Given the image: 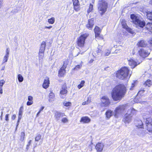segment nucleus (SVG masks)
Returning <instances> with one entry per match:
<instances>
[{"label":"nucleus","instance_id":"c756f323","mask_svg":"<svg viewBox=\"0 0 152 152\" xmlns=\"http://www.w3.org/2000/svg\"><path fill=\"white\" fill-rule=\"evenodd\" d=\"M33 98L31 96H28V101L27 102L26 104L28 106H30L33 104Z\"/></svg>","mask_w":152,"mask_h":152},{"label":"nucleus","instance_id":"473e14b6","mask_svg":"<svg viewBox=\"0 0 152 152\" xmlns=\"http://www.w3.org/2000/svg\"><path fill=\"white\" fill-rule=\"evenodd\" d=\"M145 91V90L144 89H141L138 92L136 96L139 97V98L141 97L144 95Z\"/></svg>","mask_w":152,"mask_h":152},{"label":"nucleus","instance_id":"f03ea898","mask_svg":"<svg viewBox=\"0 0 152 152\" xmlns=\"http://www.w3.org/2000/svg\"><path fill=\"white\" fill-rule=\"evenodd\" d=\"M130 69L127 66H123L117 71L115 73L116 77L119 80H124L129 79L131 75Z\"/></svg>","mask_w":152,"mask_h":152},{"label":"nucleus","instance_id":"72a5a7b5","mask_svg":"<svg viewBox=\"0 0 152 152\" xmlns=\"http://www.w3.org/2000/svg\"><path fill=\"white\" fill-rule=\"evenodd\" d=\"M95 38L97 40H102L104 39L103 36L100 34L95 35Z\"/></svg>","mask_w":152,"mask_h":152},{"label":"nucleus","instance_id":"b1692460","mask_svg":"<svg viewBox=\"0 0 152 152\" xmlns=\"http://www.w3.org/2000/svg\"><path fill=\"white\" fill-rule=\"evenodd\" d=\"M136 126L138 128H143V124L141 120H137L136 123Z\"/></svg>","mask_w":152,"mask_h":152},{"label":"nucleus","instance_id":"3c124183","mask_svg":"<svg viewBox=\"0 0 152 152\" xmlns=\"http://www.w3.org/2000/svg\"><path fill=\"white\" fill-rule=\"evenodd\" d=\"M8 56H5L4 57L3 61V62L5 63L7 61L8 59Z\"/></svg>","mask_w":152,"mask_h":152},{"label":"nucleus","instance_id":"603ef678","mask_svg":"<svg viewBox=\"0 0 152 152\" xmlns=\"http://www.w3.org/2000/svg\"><path fill=\"white\" fill-rule=\"evenodd\" d=\"M148 43L149 44V46L150 47H152V38H151L148 41Z\"/></svg>","mask_w":152,"mask_h":152},{"label":"nucleus","instance_id":"6e6d98bb","mask_svg":"<svg viewBox=\"0 0 152 152\" xmlns=\"http://www.w3.org/2000/svg\"><path fill=\"white\" fill-rule=\"evenodd\" d=\"M16 115L15 114H14L12 116L11 118L12 120H14L16 118Z\"/></svg>","mask_w":152,"mask_h":152},{"label":"nucleus","instance_id":"6e6552de","mask_svg":"<svg viewBox=\"0 0 152 152\" xmlns=\"http://www.w3.org/2000/svg\"><path fill=\"white\" fill-rule=\"evenodd\" d=\"M101 104L104 107L109 106L110 104V102L108 97L107 96H103L100 99Z\"/></svg>","mask_w":152,"mask_h":152},{"label":"nucleus","instance_id":"4be33fe9","mask_svg":"<svg viewBox=\"0 0 152 152\" xmlns=\"http://www.w3.org/2000/svg\"><path fill=\"white\" fill-rule=\"evenodd\" d=\"M65 113L59 111H56L54 115V117L57 120H58L59 118L65 116Z\"/></svg>","mask_w":152,"mask_h":152},{"label":"nucleus","instance_id":"8fccbe9b","mask_svg":"<svg viewBox=\"0 0 152 152\" xmlns=\"http://www.w3.org/2000/svg\"><path fill=\"white\" fill-rule=\"evenodd\" d=\"M135 86V83H132L131 84V87L129 88V90L131 91L133 90Z\"/></svg>","mask_w":152,"mask_h":152},{"label":"nucleus","instance_id":"79ce46f5","mask_svg":"<svg viewBox=\"0 0 152 152\" xmlns=\"http://www.w3.org/2000/svg\"><path fill=\"white\" fill-rule=\"evenodd\" d=\"M91 102V99H89V98H88L87 100L86 101L83 102L82 103V105H85L88 104L90 103Z\"/></svg>","mask_w":152,"mask_h":152},{"label":"nucleus","instance_id":"49530a36","mask_svg":"<svg viewBox=\"0 0 152 152\" xmlns=\"http://www.w3.org/2000/svg\"><path fill=\"white\" fill-rule=\"evenodd\" d=\"M82 65L81 64L77 65H76L75 67L73 69V70L76 69L77 70L78 69H80Z\"/></svg>","mask_w":152,"mask_h":152},{"label":"nucleus","instance_id":"e2e57ef3","mask_svg":"<svg viewBox=\"0 0 152 152\" xmlns=\"http://www.w3.org/2000/svg\"><path fill=\"white\" fill-rule=\"evenodd\" d=\"M41 111L39 110V111L37 113L36 115V116L38 117L39 115V114L40 113Z\"/></svg>","mask_w":152,"mask_h":152},{"label":"nucleus","instance_id":"ddd939ff","mask_svg":"<svg viewBox=\"0 0 152 152\" xmlns=\"http://www.w3.org/2000/svg\"><path fill=\"white\" fill-rule=\"evenodd\" d=\"M74 10L77 12L80 10V3L78 0H72Z\"/></svg>","mask_w":152,"mask_h":152},{"label":"nucleus","instance_id":"20e7f679","mask_svg":"<svg viewBox=\"0 0 152 152\" xmlns=\"http://www.w3.org/2000/svg\"><path fill=\"white\" fill-rule=\"evenodd\" d=\"M89 34L87 33L81 34L77 39L76 44L79 48H82L84 47L85 41Z\"/></svg>","mask_w":152,"mask_h":152},{"label":"nucleus","instance_id":"6ab92c4d","mask_svg":"<svg viewBox=\"0 0 152 152\" xmlns=\"http://www.w3.org/2000/svg\"><path fill=\"white\" fill-rule=\"evenodd\" d=\"M134 24L136 25V27H139L142 28L145 26V23L144 21H141L139 19L137 20Z\"/></svg>","mask_w":152,"mask_h":152},{"label":"nucleus","instance_id":"bb28decb","mask_svg":"<svg viewBox=\"0 0 152 152\" xmlns=\"http://www.w3.org/2000/svg\"><path fill=\"white\" fill-rule=\"evenodd\" d=\"M94 30L95 35H96L100 34L102 30L99 27L96 26L95 27Z\"/></svg>","mask_w":152,"mask_h":152},{"label":"nucleus","instance_id":"ea45409f","mask_svg":"<svg viewBox=\"0 0 152 152\" xmlns=\"http://www.w3.org/2000/svg\"><path fill=\"white\" fill-rule=\"evenodd\" d=\"M93 5L91 4L89 5V7L87 10V13L88 14L93 10Z\"/></svg>","mask_w":152,"mask_h":152},{"label":"nucleus","instance_id":"39448f33","mask_svg":"<svg viewBox=\"0 0 152 152\" xmlns=\"http://www.w3.org/2000/svg\"><path fill=\"white\" fill-rule=\"evenodd\" d=\"M145 129L149 133H152V118H146L145 121Z\"/></svg>","mask_w":152,"mask_h":152},{"label":"nucleus","instance_id":"f704fd0d","mask_svg":"<svg viewBox=\"0 0 152 152\" xmlns=\"http://www.w3.org/2000/svg\"><path fill=\"white\" fill-rule=\"evenodd\" d=\"M25 134L24 132H21L20 136V140L21 142L24 141L25 138Z\"/></svg>","mask_w":152,"mask_h":152},{"label":"nucleus","instance_id":"09e8293b","mask_svg":"<svg viewBox=\"0 0 152 152\" xmlns=\"http://www.w3.org/2000/svg\"><path fill=\"white\" fill-rule=\"evenodd\" d=\"M31 140H30L28 141V144L26 145V149L27 150H28L29 149V146L31 144Z\"/></svg>","mask_w":152,"mask_h":152},{"label":"nucleus","instance_id":"412c9836","mask_svg":"<svg viewBox=\"0 0 152 152\" xmlns=\"http://www.w3.org/2000/svg\"><path fill=\"white\" fill-rule=\"evenodd\" d=\"M23 105L21 106L19 110L18 118L17 122V126H18L19 124L22 115L23 114Z\"/></svg>","mask_w":152,"mask_h":152},{"label":"nucleus","instance_id":"680f3d73","mask_svg":"<svg viewBox=\"0 0 152 152\" xmlns=\"http://www.w3.org/2000/svg\"><path fill=\"white\" fill-rule=\"evenodd\" d=\"M94 61V60L93 59H91L90 60V61L89 62V63H93V62Z\"/></svg>","mask_w":152,"mask_h":152},{"label":"nucleus","instance_id":"a19ab883","mask_svg":"<svg viewBox=\"0 0 152 152\" xmlns=\"http://www.w3.org/2000/svg\"><path fill=\"white\" fill-rule=\"evenodd\" d=\"M61 121L62 123H68L69 121V120L66 117H64L62 118L61 120Z\"/></svg>","mask_w":152,"mask_h":152},{"label":"nucleus","instance_id":"423d86ee","mask_svg":"<svg viewBox=\"0 0 152 152\" xmlns=\"http://www.w3.org/2000/svg\"><path fill=\"white\" fill-rule=\"evenodd\" d=\"M46 43L43 41L41 43L39 53V60L42 59L44 55L45 50V49Z\"/></svg>","mask_w":152,"mask_h":152},{"label":"nucleus","instance_id":"2eb2a0df","mask_svg":"<svg viewBox=\"0 0 152 152\" xmlns=\"http://www.w3.org/2000/svg\"><path fill=\"white\" fill-rule=\"evenodd\" d=\"M50 83L49 77H45L42 84L43 88L45 89L48 88L49 87Z\"/></svg>","mask_w":152,"mask_h":152},{"label":"nucleus","instance_id":"dca6fc26","mask_svg":"<svg viewBox=\"0 0 152 152\" xmlns=\"http://www.w3.org/2000/svg\"><path fill=\"white\" fill-rule=\"evenodd\" d=\"M80 121L83 124H88L91 122V119L87 116H83L81 117Z\"/></svg>","mask_w":152,"mask_h":152},{"label":"nucleus","instance_id":"f8f14e48","mask_svg":"<svg viewBox=\"0 0 152 152\" xmlns=\"http://www.w3.org/2000/svg\"><path fill=\"white\" fill-rule=\"evenodd\" d=\"M94 18H92L88 20L87 23L86 25L87 28L89 30L92 29L94 24Z\"/></svg>","mask_w":152,"mask_h":152},{"label":"nucleus","instance_id":"69168bd1","mask_svg":"<svg viewBox=\"0 0 152 152\" xmlns=\"http://www.w3.org/2000/svg\"><path fill=\"white\" fill-rule=\"evenodd\" d=\"M2 114H3V113H2V112L1 113V120L2 119Z\"/></svg>","mask_w":152,"mask_h":152},{"label":"nucleus","instance_id":"9b49d317","mask_svg":"<svg viewBox=\"0 0 152 152\" xmlns=\"http://www.w3.org/2000/svg\"><path fill=\"white\" fill-rule=\"evenodd\" d=\"M137 53L138 55L142 58H145L147 57L150 54L147 50L142 48H141L138 51Z\"/></svg>","mask_w":152,"mask_h":152},{"label":"nucleus","instance_id":"9d476101","mask_svg":"<svg viewBox=\"0 0 152 152\" xmlns=\"http://www.w3.org/2000/svg\"><path fill=\"white\" fill-rule=\"evenodd\" d=\"M99 4V6L101 8L100 11L102 12L101 13V15H102L106 11L107 9V4L105 1H104L102 0H101Z\"/></svg>","mask_w":152,"mask_h":152},{"label":"nucleus","instance_id":"cd10ccee","mask_svg":"<svg viewBox=\"0 0 152 152\" xmlns=\"http://www.w3.org/2000/svg\"><path fill=\"white\" fill-rule=\"evenodd\" d=\"M130 18L132 20V22L134 24L137 21V20L139 19L134 14H131L130 15Z\"/></svg>","mask_w":152,"mask_h":152},{"label":"nucleus","instance_id":"f3484780","mask_svg":"<svg viewBox=\"0 0 152 152\" xmlns=\"http://www.w3.org/2000/svg\"><path fill=\"white\" fill-rule=\"evenodd\" d=\"M128 64L132 69L134 68L139 64H137V62L132 58H131L128 60Z\"/></svg>","mask_w":152,"mask_h":152},{"label":"nucleus","instance_id":"58836bf2","mask_svg":"<svg viewBox=\"0 0 152 152\" xmlns=\"http://www.w3.org/2000/svg\"><path fill=\"white\" fill-rule=\"evenodd\" d=\"M55 18L54 17H52L48 20V21L50 24H53L55 22Z\"/></svg>","mask_w":152,"mask_h":152},{"label":"nucleus","instance_id":"de8ad7c7","mask_svg":"<svg viewBox=\"0 0 152 152\" xmlns=\"http://www.w3.org/2000/svg\"><path fill=\"white\" fill-rule=\"evenodd\" d=\"M5 83L4 80H0V87L2 88V87Z\"/></svg>","mask_w":152,"mask_h":152},{"label":"nucleus","instance_id":"7ed1b4c3","mask_svg":"<svg viewBox=\"0 0 152 152\" xmlns=\"http://www.w3.org/2000/svg\"><path fill=\"white\" fill-rule=\"evenodd\" d=\"M137 111L133 107L129 109L127 113L125 114L123 121L125 123H129L132 121V116L136 115Z\"/></svg>","mask_w":152,"mask_h":152},{"label":"nucleus","instance_id":"a878e982","mask_svg":"<svg viewBox=\"0 0 152 152\" xmlns=\"http://www.w3.org/2000/svg\"><path fill=\"white\" fill-rule=\"evenodd\" d=\"M113 113V111L110 110H107L105 113L106 117L107 119H109L112 116Z\"/></svg>","mask_w":152,"mask_h":152},{"label":"nucleus","instance_id":"2f4dec72","mask_svg":"<svg viewBox=\"0 0 152 152\" xmlns=\"http://www.w3.org/2000/svg\"><path fill=\"white\" fill-rule=\"evenodd\" d=\"M102 48V46H99L97 47V49L96 51V52L97 55H102L103 54Z\"/></svg>","mask_w":152,"mask_h":152},{"label":"nucleus","instance_id":"aec40b11","mask_svg":"<svg viewBox=\"0 0 152 152\" xmlns=\"http://www.w3.org/2000/svg\"><path fill=\"white\" fill-rule=\"evenodd\" d=\"M137 45L138 47L141 48L145 47L147 45L145 41L143 39L139 41Z\"/></svg>","mask_w":152,"mask_h":152},{"label":"nucleus","instance_id":"c9c22d12","mask_svg":"<svg viewBox=\"0 0 152 152\" xmlns=\"http://www.w3.org/2000/svg\"><path fill=\"white\" fill-rule=\"evenodd\" d=\"M68 63L69 61L68 60L66 59L64 61L63 64L61 67L66 69L67 67V66L68 64Z\"/></svg>","mask_w":152,"mask_h":152},{"label":"nucleus","instance_id":"052dcab7","mask_svg":"<svg viewBox=\"0 0 152 152\" xmlns=\"http://www.w3.org/2000/svg\"><path fill=\"white\" fill-rule=\"evenodd\" d=\"M9 52L8 51H7V49L6 54L5 56H9Z\"/></svg>","mask_w":152,"mask_h":152},{"label":"nucleus","instance_id":"1a4fd4ad","mask_svg":"<svg viewBox=\"0 0 152 152\" xmlns=\"http://www.w3.org/2000/svg\"><path fill=\"white\" fill-rule=\"evenodd\" d=\"M121 23L123 28L125 29L128 33L130 34H133L134 33V31L131 28L128 27L127 26L126 21L124 19L122 20Z\"/></svg>","mask_w":152,"mask_h":152},{"label":"nucleus","instance_id":"a18cd8bd","mask_svg":"<svg viewBox=\"0 0 152 152\" xmlns=\"http://www.w3.org/2000/svg\"><path fill=\"white\" fill-rule=\"evenodd\" d=\"M41 137V136L40 134H39L37 135L35 137V141H38L40 139Z\"/></svg>","mask_w":152,"mask_h":152},{"label":"nucleus","instance_id":"7c9ffc66","mask_svg":"<svg viewBox=\"0 0 152 152\" xmlns=\"http://www.w3.org/2000/svg\"><path fill=\"white\" fill-rule=\"evenodd\" d=\"M55 97L54 94L52 92L50 91L49 94V101H52L54 100Z\"/></svg>","mask_w":152,"mask_h":152},{"label":"nucleus","instance_id":"5701e85b","mask_svg":"<svg viewBox=\"0 0 152 152\" xmlns=\"http://www.w3.org/2000/svg\"><path fill=\"white\" fill-rule=\"evenodd\" d=\"M143 85L145 87H149L152 85V81L150 79H148L144 82Z\"/></svg>","mask_w":152,"mask_h":152},{"label":"nucleus","instance_id":"4d7b16f0","mask_svg":"<svg viewBox=\"0 0 152 152\" xmlns=\"http://www.w3.org/2000/svg\"><path fill=\"white\" fill-rule=\"evenodd\" d=\"M136 53V50H135L134 48L133 50H132V54L133 55H134Z\"/></svg>","mask_w":152,"mask_h":152},{"label":"nucleus","instance_id":"13d9d810","mask_svg":"<svg viewBox=\"0 0 152 152\" xmlns=\"http://www.w3.org/2000/svg\"><path fill=\"white\" fill-rule=\"evenodd\" d=\"M3 93L2 88L0 87V94H2Z\"/></svg>","mask_w":152,"mask_h":152},{"label":"nucleus","instance_id":"c85d7f7f","mask_svg":"<svg viewBox=\"0 0 152 152\" xmlns=\"http://www.w3.org/2000/svg\"><path fill=\"white\" fill-rule=\"evenodd\" d=\"M123 109L122 106H119L117 107L115 110V115H117L120 112H121Z\"/></svg>","mask_w":152,"mask_h":152},{"label":"nucleus","instance_id":"864d4df0","mask_svg":"<svg viewBox=\"0 0 152 152\" xmlns=\"http://www.w3.org/2000/svg\"><path fill=\"white\" fill-rule=\"evenodd\" d=\"M9 116L8 114H7L5 115V119L6 121H9Z\"/></svg>","mask_w":152,"mask_h":152},{"label":"nucleus","instance_id":"4c0bfd02","mask_svg":"<svg viewBox=\"0 0 152 152\" xmlns=\"http://www.w3.org/2000/svg\"><path fill=\"white\" fill-rule=\"evenodd\" d=\"M85 83V81L84 80H82L81 81L80 83L77 86V88L78 89H80L83 86L84 84Z\"/></svg>","mask_w":152,"mask_h":152},{"label":"nucleus","instance_id":"5fc2aeb1","mask_svg":"<svg viewBox=\"0 0 152 152\" xmlns=\"http://www.w3.org/2000/svg\"><path fill=\"white\" fill-rule=\"evenodd\" d=\"M110 53V51H108V52H106L104 54L105 56H108Z\"/></svg>","mask_w":152,"mask_h":152},{"label":"nucleus","instance_id":"e433bc0d","mask_svg":"<svg viewBox=\"0 0 152 152\" xmlns=\"http://www.w3.org/2000/svg\"><path fill=\"white\" fill-rule=\"evenodd\" d=\"M147 18L150 20H152V12H148L146 15Z\"/></svg>","mask_w":152,"mask_h":152},{"label":"nucleus","instance_id":"0eeeda50","mask_svg":"<svg viewBox=\"0 0 152 152\" xmlns=\"http://www.w3.org/2000/svg\"><path fill=\"white\" fill-rule=\"evenodd\" d=\"M67 84L64 83L62 85L61 89L60 91V96L62 99H64L66 96L68 91L67 90Z\"/></svg>","mask_w":152,"mask_h":152},{"label":"nucleus","instance_id":"0e129e2a","mask_svg":"<svg viewBox=\"0 0 152 152\" xmlns=\"http://www.w3.org/2000/svg\"><path fill=\"white\" fill-rule=\"evenodd\" d=\"M44 108V107H42L41 109H40L39 111L41 112L43 110V109Z\"/></svg>","mask_w":152,"mask_h":152},{"label":"nucleus","instance_id":"393cba45","mask_svg":"<svg viewBox=\"0 0 152 152\" xmlns=\"http://www.w3.org/2000/svg\"><path fill=\"white\" fill-rule=\"evenodd\" d=\"M145 28L149 32L152 33V23H147L146 25Z\"/></svg>","mask_w":152,"mask_h":152},{"label":"nucleus","instance_id":"4468645a","mask_svg":"<svg viewBox=\"0 0 152 152\" xmlns=\"http://www.w3.org/2000/svg\"><path fill=\"white\" fill-rule=\"evenodd\" d=\"M104 145L101 142H98L95 146V149L97 152H102L103 151Z\"/></svg>","mask_w":152,"mask_h":152},{"label":"nucleus","instance_id":"c03bdc74","mask_svg":"<svg viewBox=\"0 0 152 152\" xmlns=\"http://www.w3.org/2000/svg\"><path fill=\"white\" fill-rule=\"evenodd\" d=\"M18 79L19 81L20 82H22L23 80L22 76L20 74L18 75Z\"/></svg>","mask_w":152,"mask_h":152},{"label":"nucleus","instance_id":"a211bd4d","mask_svg":"<svg viewBox=\"0 0 152 152\" xmlns=\"http://www.w3.org/2000/svg\"><path fill=\"white\" fill-rule=\"evenodd\" d=\"M66 73V69L61 67L58 72V76L59 77H64Z\"/></svg>","mask_w":152,"mask_h":152},{"label":"nucleus","instance_id":"37998d69","mask_svg":"<svg viewBox=\"0 0 152 152\" xmlns=\"http://www.w3.org/2000/svg\"><path fill=\"white\" fill-rule=\"evenodd\" d=\"M72 104L71 103L69 102H63L64 105L66 107L70 106Z\"/></svg>","mask_w":152,"mask_h":152},{"label":"nucleus","instance_id":"f257e3e1","mask_svg":"<svg viewBox=\"0 0 152 152\" xmlns=\"http://www.w3.org/2000/svg\"><path fill=\"white\" fill-rule=\"evenodd\" d=\"M127 91L125 85L123 83L118 84L113 89L111 92V97L114 101H119L124 97Z\"/></svg>","mask_w":152,"mask_h":152},{"label":"nucleus","instance_id":"bf43d9fd","mask_svg":"<svg viewBox=\"0 0 152 152\" xmlns=\"http://www.w3.org/2000/svg\"><path fill=\"white\" fill-rule=\"evenodd\" d=\"M52 26H45V28L50 29V28H52Z\"/></svg>","mask_w":152,"mask_h":152}]
</instances>
